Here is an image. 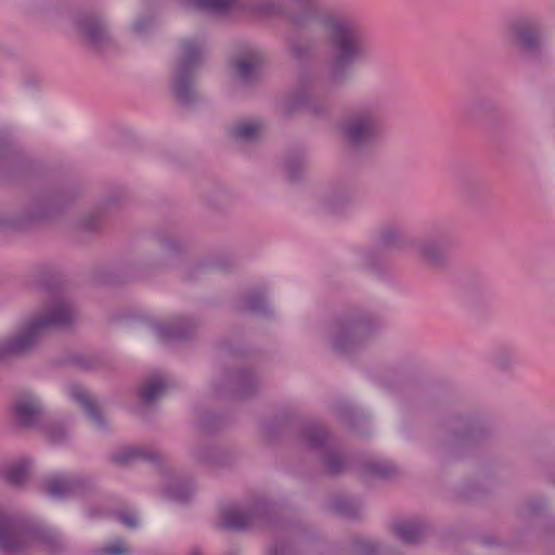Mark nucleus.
<instances>
[{
  "label": "nucleus",
  "instance_id": "f257e3e1",
  "mask_svg": "<svg viewBox=\"0 0 555 555\" xmlns=\"http://www.w3.org/2000/svg\"><path fill=\"white\" fill-rule=\"evenodd\" d=\"M318 22L335 54L325 75H304L298 88L283 99L282 109L286 115L304 107L314 115L325 114L327 105L317 104L314 96L345 85L350 67L369 57V34L350 12L343 9L325 11L318 16Z\"/></svg>",
  "mask_w": 555,
  "mask_h": 555
},
{
  "label": "nucleus",
  "instance_id": "f03ea898",
  "mask_svg": "<svg viewBox=\"0 0 555 555\" xmlns=\"http://www.w3.org/2000/svg\"><path fill=\"white\" fill-rule=\"evenodd\" d=\"M76 318L74 306L62 296L53 297L41 314L29 320L16 334L0 339V359L23 354L33 349L44 331L66 328Z\"/></svg>",
  "mask_w": 555,
  "mask_h": 555
},
{
  "label": "nucleus",
  "instance_id": "7ed1b4c3",
  "mask_svg": "<svg viewBox=\"0 0 555 555\" xmlns=\"http://www.w3.org/2000/svg\"><path fill=\"white\" fill-rule=\"evenodd\" d=\"M35 543L53 555L68 551L69 543L56 529L35 526L0 511V550L20 555Z\"/></svg>",
  "mask_w": 555,
  "mask_h": 555
},
{
  "label": "nucleus",
  "instance_id": "20e7f679",
  "mask_svg": "<svg viewBox=\"0 0 555 555\" xmlns=\"http://www.w3.org/2000/svg\"><path fill=\"white\" fill-rule=\"evenodd\" d=\"M377 243L380 248L409 251L429 266L440 267L447 261V251L454 240L444 225L436 224L427 238H415L395 227H385Z\"/></svg>",
  "mask_w": 555,
  "mask_h": 555
},
{
  "label": "nucleus",
  "instance_id": "39448f33",
  "mask_svg": "<svg viewBox=\"0 0 555 555\" xmlns=\"http://www.w3.org/2000/svg\"><path fill=\"white\" fill-rule=\"evenodd\" d=\"M384 115V105L377 99L352 105L338 125L344 141L354 150L375 146L383 139Z\"/></svg>",
  "mask_w": 555,
  "mask_h": 555
},
{
  "label": "nucleus",
  "instance_id": "423d86ee",
  "mask_svg": "<svg viewBox=\"0 0 555 555\" xmlns=\"http://www.w3.org/2000/svg\"><path fill=\"white\" fill-rule=\"evenodd\" d=\"M203 39L186 38L179 44V56L172 72V90L178 101L190 105L197 100L194 88L195 74L205 59Z\"/></svg>",
  "mask_w": 555,
  "mask_h": 555
},
{
  "label": "nucleus",
  "instance_id": "0eeeda50",
  "mask_svg": "<svg viewBox=\"0 0 555 555\" xmlns=\"http://www.w3.org/2000/svg\"><path fill=\"white\" fill-rule=\"evenodd\" d=\"M377 328L369 313H350L336 319L330 328L332 348L338 353H350L370 340Z\"/></svg>",
  "mask_w": 555,
  "mask_h": 555
},
{
  "label": "nucleus",
  "instance_id": "6e6552de",
  "mask_svg": "<svg viewBox=\"0 0 555 555\" xmlns=\"http://www.w3.org/2000/svg\"><path fill=\"white\" fill-rule=\"evenodd\" d=\"M275 506L264 499L247 505H232L221 513L223 527L241 531L253 526L266 527L274 521Z\"/></svg>",
  "mask_w": 555,
  "mask_h": 555
},
{
  "label": "nucleus",
  "instance_id": "1a4fd4ad",
  "mask_svg": "<svg viewBox=\"0 0 555 555\" xmlns=\"http://www.w3.org/2000/svg\"><path fill=\"white\" fill-rule=\"evenodd\" d=\"M487 428L476 417L455 416L448 421L447 430L439 435L436 448L447 453H455L457 449L480 440Z\"/></svg>",
  "mask_w": 555,
  "mask_h": 555
},
{
  "label": "nucleus",
  "instance_id": "9d476101",
  "mask_svg": "<svg viewBox=\"0 0 555 555\" xmlns=\"http://www.w3.org/2000/svg\"><path fill=\"white\" fill-rule=\"evenodd\" d=\"M307 448L320 453L327 474L332 476L345 472L348 466L346 459L334 448L331 433L320 424H308L301 431Z\"/></svg>",
  "mask_w": 555,
  "mask_h": 555
},
{
  "label": "nucleus",
  "instance_id": "9b49d317",
  "mask_svg": "<svg viewBox=\"0 0 555 555\" xmlns=\"http://www.w3.org/2000/svg\"><path fill=\"white\" fill-rule=\"evenodd\" d=\"M49 217V207L43 201H34L15 212L0 215V231L25 230Z\"/></svg>",
  "mask_w": 555,
  "mask_h": 555
},
{
  "label": "nucleus",
  "instance_id": "f8f14e48",
  "mask_svg": "<svg viewBox=\"0 0 555 555\" xmlns=\"http://www.w3.org/2000/svg\"><path fill=\"white\" fill-rule=\"evenodd\" d=\"M507 36L522 51L534 54L543 44L542 31L539 24L532 20H520L512 23Z\"/></svg>",
  "mask_w": 555,
  "mask_h": 555
},
{
  "label": "nucleus",
  "instance_id": "ddd939ff",
  "mask_svg": "<svg viewBox=\"0 0 555 555\" xmlns=\"http://www.w3.org/2000/svg\"><path fill=\"white\" fill-rule=\"evenodd\" d=\"M264 63V54L254 44H244L240 54L233 61L235 74L244 83H251L258 79Z\"/></svg>",
  "mask_w": 555,
  "mask_h": 555
},
{
  "label": "nucleus",
  "instance_id": "4468645a",
  "mask_svg": "<svg viewBox=\"0 0 555 555\" xmlns=\"http://www.w3.org/2000/svg\"><path fill=\"white\" fill-rule=\"evenodd\" d=\"M216 391L231 398L243 399L257 390V379L250 371L241 370L224 376L222 385H215Z\"/></svg>",
  "mask_w": 555,
  "mask_h": 555
},
{
  "label": "nucleus",
  "instance_id": "2eb2a0df",
  "mask_svg": "<svg viewBox=\"0 0 555 555\" xmlns=\"http://www.w3.org/2000/svg\"><path fill=\"white\" fill-rule=\"evenodd\" d=\"M76 24L78 30L96 50L103 51L114 46V40L105 23L100 17L92 14H83L77 18Z\"/></svg>",
  "mask_w": 555,
  "mask_h": 555
},
{
  "label": "nucleus",
  "instance_id": "dca6fc26",
  "mask_svg": "<svg viewBox=\"0 0 555 555\" xmlns=\"http://www.w3.org/2000/svg\"><path fill=\"white\" fill-rule=\"evenodd\" d=\"M86 486V480L72 475H54L43 482L46 493L53 499H63L76 494Z\"/></svg>",
  "mask_w": 555,
  "mask_h": 555
},
{
  "label": "nucleus",
  "instance_id": "f3484780",
  "mask_svg": "<svg viewBox=\"0 0 555 555\" xmlns=\"http://www.w3.org/2000/svg\"><path fill=\"white\" fill-rule=\"evenodd\" d=\"M69 397L83 410L85 414L98 429H105L106 422L99 408L96 399L80 385L68 389Z\"/></svg>",
  "mask_w": 555,
  "mask_h": 555
},
{
  "label": "nucleus",
  "instance_id": "a211bd4d",
  "mask_svg": "<svg viewBox=\"0 0 555 555\" xmlns=\"http://www.w3.org/2000/svg\"><path fill=\"white\" fill-rule=\"evenodd\" d=\"M42 414V405L40 401L27 395L16 399L13 404V416L15 421L23 427H34L38 424Z\"/></svg>",
  "mask_w": 555,
  "mask_h": 555
},
{
  "label": "nucleus",
  "instance_id": "6ab92c4d",
  "mask_svg": "<svg viewBox=\"0 0 555 555\" xmlns=\"http://www.w3.org/2000/svg\"><path fill=\"white\" fill-rule=\"evenodd\" d=\"M195 328L196 323L184 317H180L169 324H158L154 327L157 337L163 341L188 339Z\"/></svg>",
  "mask_w": 555,
  "mask_h": 555
},
{
  "label": "nucleus",
  "instance_id": "aec40b11",
  "mask_svg": "<svg viewBox=\"0 0 555 555\" xmlns=\"http://www.w3.org/2000/svg\"><path fill=\"white\" fill-rule=\"evenodd\" d=\"M391 528L400 541L410 545L420 543L427 533L426 525L420 520L398 521Z\"/></svg>",
  "mask_w": 555,
  "mask_h": 555
},
{
  "label": "nucleus",
  "instance_id": "412c9836",
  "mask_svg": "<svg viewBox=\"0 0 555 555\" xmlns=\"http://www.w3.org/2000/svg\"><path fill=\"white\" fill-rule=\"evenodd\" d=\"M160 457V454L153 449L143 447H127L118 450L113 455V461L120 465H127L138 460L154 463L158 462Z\"/></svg>",
  "mask_w": 555,
  "mask_h": 555
},
{
  "label": "nucleus",
  "instance_id": "4be33fe9",
  "mask_svg": "<svg viewBox=\"0 0 555 555\" xmlns=\"http://www.w3.org/2000/svg\"><path fill=\"white\" fill-rule=\"evenodd\" d=\"M287 49L293 59L306 61L315 54L317 43L309 38L295 36L287 39Z\"/></svg>",
  "mask_w": 555,
  "mask_h": 555
},
{
  "label": "nucleus",
  "instance_id": "5701e85b",
  "mask_svg": "<svg viewBox=\"0 0 555 555\" xmlns=\"http://www.w3.org/2000/svg\"><path fill=\"white\" fill-rule=\"evenodd\" d=\"M245 5L242 12L261 16L279 15L283 13L284 7L280 0H243Z\"/></svg>",
  "mask_w": 555,
  "mask_h": 555
},
{
  "label": "nucleus",
  "instance_id": "b1692460",
  "mask_svg": "<svg viewBox=\"0 0 555 555\" xmlns=\"http://www.w3.org/2000/svg\"><path fill=\"white\" fill-rule=\"evenodd\" d=\"M168 388V382L162 376L146 379L139 388V396L145 404L153 403L160 398Z\"/></svg>",
  "mask_w": 555,
  "mask_h": 555
},
{
  "label": "nucleus",
  "instance_id": "393cba45",
  "mask_svg": "<svg viewBox=\"0 0 555 555\" xmlns=\"http://www.w3.org/2000/svg\"><path fill=\"white\" fill-rule=\"evenodd\" d=\"M328 507L334 513L349 518L357 517L362 509V505L358 500L341 495L333 496L328 502Z\"/></svg>",
  "mask_w": 555,
  "mask_h": 555
},
{
  "label": "nucleus",
  "instance_id": "a878e982",
  "mask_svg": "<svg viewBox=\"0 0 555 555\" xmlns=\"http://www.w3.org/2000/svg\"><path fill=\"white\" fill-rule=\"evenodd\" d=\"M294 2L304 8L301 12L287 16V21L295 26H305L311 22L321 4V0H294Z\"/></svg>",
  "mask_w": 555,
  "mask_h": 555
},
{
  "label": "nucleus",
  "instance_id": "bb28decb",
  "mask_svg": "<svg viewBox=\"0 0 555 555\" xmlns=\"http://www.w3.org/2000/svg\"><path fill=\"white\" fill-rule=\"evenodd\" d=\"M262 122L259 120H246L233 126L232 135L242 142H251L259 138L262 130Z\"/></svg>",
  "mask_w": 555,
  "mask_h": 555
},
{
  "label": "nucleus",
  "instance_id": "cd10ccee",
  "mask_svg": "<svg viewBox=\"0 0 555 555\" xmlns=\"http://www.w3.org/2000/svg\"><path fill=\"white\" fill-rule=\"evenodd\" d=\"M242 311H247L264 317L271 315L270 307L264 296L259 292H250L246 295L244 304L240 308Z\"/></svg>",
  "mask_w": 555,
  "mask_h": 555
},
{
  "label": "nucleus",
  "instance_id": "c85d7f7f",
  "mask_svg": "<svg viewBox=\"0 0 555 555\" xmlns=\"http://www.w3.org/2000/svg\"><path fill=\"white\" fill-rule=\"evenodd\" d=\"M29 474V465L27 462H20L17 464L12 465L7 469L3 477L5 481L15 488L22 487Z\"/></svg>",
  "mask_w": 555,
  "mask_h": 555
},
{
  "label": "nucleus",
  "instance_id": "c756f323",
  "mask_svg": "<svg viewBox=\"0 0 555 555\" xmlns=\"http://www.w3.org/2000/svg\"><path fill=\"white\" fill-rule=\"evenodd\" d=\"M364 472L382 479H388L397 474V467L388 461L373 460L364 464Z\"/></svg>",
  "mask_w": 555,
  "mask_h": 555
},
{
  "label": "nucleus",
  "instance_id": "7c9ffc66",
  "mask_svg": "<svg viewBox=\"0 0 555 555\" xmlns=\"http://www.w3.org/2000/svg\"><path fill=\"white\" fill-rule=\"evenodd\" d=\"M516 354L508 347H499L491 354L493 365L501 370H507L516 363Z\"/></svg>",
  "mask_w": 555,
  "mask_h": 555
},
{
  "label": "nucleus",
  "instance_id": "2f4dec72",
  "mask_svg": "<svg viewBox=\"0 0 555 555\" xmlns=\"http://www.w3.org/2000/svg\"><path fill=\"white\" fill-rule=\"evenodd\" d=\"M159 243H160V246H162V249H163V254H162V256L159 257V259L155 263L151 264L152 267H156V268L166 266L168 263V261L172 257L178 255L179 251H180V245L173 238L162 237Z\"/></svg>",
  "mask_w": 555,
  "mask_h": 555
},
{
  "label": "nucleus",
  "instance_id": "473e14b6",
  "mask_svg": "<svg viewBox=\"0 0 555 555\" xmlns=\"http://www.w3.org/2000/svg\"><path fill=\"white\" fill-rule=\"evenodd\" d=\"M352 552L357 555H380L382 547L370 539L357 537L352 540Z\"/></svg>",
  "mask_w": 555,
  "mask_h": 555
},
{
  "label": "nucleus",
  "instance_id": "72a5a7b5",
  "mask_svg": "<svg viewBox=\"0 0 555 555\" xmlns=\"http://www.w3.org/2000/svg\"><path fill=\"white\" fill-rule=\"evenodd\" d=\"M193 493V487L190 483L175 482L167 489L170 499L177 502H186Z\"/></svg>",
  "mask_w": 555,
  "mask_h": 555
},
{
  "label": "nucleus",
  "instance_id": "f704fd0d",
  "mask_svg": "<svg viewBox=\"0 0 555 555\" xmlns=\"http://www.w3.org/2000/svg\"><path fill=\"white\" fill-rule=\"evenodd\" d=\"M305 166L306 157L304 154L292 155L285 159V169L288 173L289 179L292 180H296L299 178V173Z\"/></svg>",
  "mask_w": 555,
  "mask_h": 555
},
{
  "label": "nucleus",
  "instance_id": "c9c22d12",
  "mask_svg": "<svg viewBox=\"0 0 555 555\" xmlns=\"http://www.w3.org/2000/svg\"><path fill=\"white\" fill-rule=\"evenodd\" d=\"M46 433L52 443H61L67 437L65 428L60 424H51L47 426Z\"/></svg>",
  "mask_w": 555,
  "mask_h": 555
},
{
  "label": "nucleus",
  "instance_id": "e433bc0d",
  "mask_svg": "<svg viewBox=\"0 0 555 555\" xmlns=\"http://www.w3.org/2000/svg\"><path fill=\"white\" fill-rule=\"evenodd\" d=\"M101 553L103 555H128L130 550L124 540L118 539L102 548Z\"/></svg>",
  "mask_w": 555,
  "mask_h": 555
},
{
  "label": "nucleus",
  "instance_id": "4c0bfd02",
  "mask_svg": "<svg viewBox=\"0 0 555 555\" xmlns=\"http://www.w3.org/2000/svg\"><path fill=\"white\" fill-rule=\"evenodd\" d=\"M359 262L362 267L373 269L377 263V254L371 249H362L358 251Z\"/></svg>",
  "mask_w": 555,
  "mask_h": 555
},
{
  "label": "nucleus",
  "instance_id": "58836bf2",
  "mask_svg": "<svg viewBox=\"0 0 555 555\" xmlns=\"http://www.w3.org/2000/svg\"><path fill=\"white\" fill-rule=\"evenodd\" d=\"M352 197V194L350 191H337L332 194V196L328 199V208L333 211H336L337 204H345L349 202Z\"/></svg>",
  "mask_w": 555,
  "mask_h": 555
},
{
  "label": "nucleus",
  "instance_id": "ea45409f",
  "mask_svg": "<svg viewBox=\"0 0 555 555\" xmlns=\"http://www.w3.org/2000/svg\"><path fill=\"white\" fill-rule=\"evenodd\" d=\"M101 224L99 212L90 214L80 221V228L85 231H95Z\"/></svg>",
  "mask_w": 555,
  "mask_h": 555
},
{
  "label": "nucleus",
  "instance_id": "a19ab883",
  "mask_svg": "<svg viewBox=\"0 0 555 555\" xmlns=\"http://www.w3.org/2000/svg\"><path fill=\"white\" fill-rule=\"evenodd\" d=\"M194 456L204 463H216L217 462V453L215 449L210 447H205L204 449H196L194 451Z\"/></svg>",
  "mask_w": 555,
  "mask_h": 555
},
{
  "label": "nucleus",
  "instance_id": "79ce46f5",
  "mask_svg": "<svg viewBox=\"0 0 555 555\" xmlns=\"http://www.w3.org/2000/svg\"><path fill=\"white\" fill-rule=\"evenodd\" d=\"M270 555H298L291 545L282 540H276L273 547H271Z\"/></svg>",
  "mask_w": 555,
  "mask_h": 555
},
{
  "label": "nucleus",
  "instance_id": "37998d69",
  "mask_svg": "<svg viewBox=\"0 0 555 555\" xmlns=\"http://www.w3.org/2000/svg\"><path fill=\"white\" fill-rule=\"evenodd\" d=\"M544 501L542 499L531 500L525 503L522 514L526 516L537 515L544 507Z\"/></svg>",
  "mask_w": 555,
  "mask_h": 555
},
{
  "label": "nucleus",
  "instance_id": "c03bdc74",
  "mask_svg": "<svg viewBox=\"0 0 555 555\" xmlns=\"http://www.w3.org/2000/svg\"><path fill=\"white\" fill-rule=\"evenodd\" d=\"M117 520L129 529H135L139 526L138 519L132 513L120 512L116 514Z\"/></svg>",
  "mask_w": 555,
  "mask_h": 555
},
{
  "label": "nucleus",
  "instance_id": "a18cd8bd",
  "mask_svg": "<svg viewBox=\"0 0 555 555\" xmlns=\"http://www.w3.org/2000/svg\"><path fill=\"white\" fill-rule=\"evenodd\" d=\"M12 162L11 155L8 154L5 144L0 140V170L7 168Z\"/></svg>",
  "mask_w": 555,
  "mask_h": 555
},
{
  "label": "nucleus",
  "instance_id": "49530a36",
  "mask_svg": "<svg viewBox=\"0 0 555 555\" xmlns=\"http://www.w3.org/2000/svg\"><path fill=\"white\" fill-rule=\"evenodd\" d=\"M152 25V20L151 18H142V20H138L134 24H133V30L141 35L143 34L150 26Z\"/></svg>",
  "mask_w": 555,
  "mask_h": 555
},
{
  "label": "nucleus",
  "instance_id": "de8ad7c7",
  "mask_svg": "<svg viewBox=\"0 0 555 555\" xmlns=\"http://www.w3.org/2000/svg\"><path fill=\"white\" fill-rule=\"evenodd\" d=\"M86 513L91 518L102 517L106 515V512L104 509H94L92 507H88Z\"/></svg>",
  "mask_w": 555,
  "mask_h": 555
},
{
  "label": "nucleus",
  "instance_id": "09e8293b",
  "mask_svg": "<svg viewBox=\"0 0 555 555\" xmlns=\"http://www.w3.org/2000/svg\"><path fill=\"white\" fill-rule=\"evenodd\" d=\"M546 543H547V547L550 550V552H553L552 551V545L553 543H555V527L552 529V531L547 534L546 537Z\"/></svg>",
  "mask_w": 555,
  "mask_h": 555
},
{
  "label": "nucleus",
  "instance_id": "8fccbe9b",
  "mask_svg": "<svg viewBox=\"0 0 555 555\" xmlns=\"http://www.w3.org/2000/svg\"><path fill=\"white\" fill-rule=\"evenodd\" d=\"M149 270H150V267L142 268V270H140L137 273L131 274L129 278H143V276L147 275Z\"/></svg>",
  "mask_w": 555,
  "mask_h": 555
},
{
  "label": "nucleus",
  "instance_id": "3c124183",
  "mask_svg": "<svg viewBox=\"0 0 555 555\" xmlns=\"http://www.w3.org/2000/svg\"><path fill=\"white\" fill-rule=\"evenodd\" d=\"M354 412L348 411L346 414H343L341 417L346 421L348 425H352V418H353Z\"/></svg>",
  "mask_w": 555,
  "mask_h": 555
},
{
  "label": "nucleus",
  "instance_id": "603ef678",
  "mask_svg": "<svg viewBox=\"0 0 555 555\" xmlns=\"http://www.w3.org/2000/svg\"><path fill=\"white\" fill-rule=\"evenodd\" d=\"M191 555H202V554L198 548H194V550H192Z\"/></svg>",
  "mask_w": 555,
  "mask_h": 555
}]
</instances>
